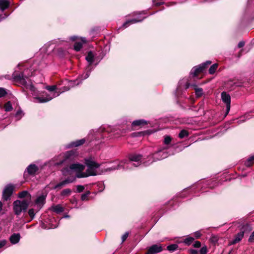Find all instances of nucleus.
Returning a JSON list of instances; mask_svg holds the SVG:
<instances>
[{"label":"nucleus","mask_w":254,"mask_h":254,"mask_svg":"<svg viewBox=\"0 0 254 254\" xmlns=\"http://www.w3.org/2000/svg\"><path fill=\"white\" fill-rule=\"evenodd\" d=\"M76 175V177L78 178H82L89 177V175H87L86 173L84 172H78Z\"/></svg>","instance_id":"nucleus-42"},{"label":"nucleus","mask_w":254,"mask_h":254,"mask_svg":"<svg viewBox=\"0 0 254 254\" xmlns=\"http://www.w3.org/2000/svg\"><path fill=\"white\" fill-rule=\"evenodd\" d=\"M12 77L14 81L18 82L23 85H26L27 82L25 78L27 77L24 76L23 73L18 71H15L12 75Z\"/></svg>","instance_id":"nucleus-3"},{"label":"nucleus","mask_w":254,"mask_h":254,"mask_svg":"<svg viewBox=\"0 0 254 254\" xmlns=\"http://www.w3.org/2000/svg\"><path fill=\"white\" fill-rule=\"evenodd\" d=\"M245 44V43L244 41H241L239 43V44L238 45V47L239 48H242L244 46Z\"/></svg>","instance_id":"nucleus-56"},{"label":"nucleus","mask_w":254,"mask_h":254,"mask_svg":"<svg viewBox=\"0 0 254 254\" xmlns=\"http://www.w3.org/2000/svg\"><path fill=\"white\" fill-rule=\"evenodd\" d=\"M210 240H211V242H212L214 244L216 243L218 241V239L217 237H216L215 236H212L210 238Z\"/></svg>","instance_id":"nucleus-48"},{"label":"nucleus","mask_w":254,"mask_h":254,"mask_svg":"<svg viewBox=\"0 0 254 254\" xmlns=\"http://www.w3.org/2000/svg\"><path fill=\"white\" fill-rule=\"evenodd\" d=\"M52 98L50 96H47V97H36L35 99L37 101L38 103H46L49 101H50Z\"/></svg>","instance_id":"nucleus-24"},{"label":"nucleus","mask_w":254,"mask_h":254,"mask_svg":"<svg viewBox=\"0 0 254 254\" xmlns=\"http://www.w3.org/2000/svg\"><path fill=\"white\" fill-rule=\"evenodd\" d=\"M65 185V184L63 181L58 183L56 186H55L53 189L54 190L57 189H61L63 186H64Z\"/></svg>","instance_id":"nucleus-43"},{"label":"nucleus","mask_w":254,"mask_h":254,"mask_svg":"<svg viewBox=\"0 0 254 254\" xmlns=\"http://www.w3.org/2000/svg\"><path fill=\"white\" fill-rule=\"evenodd\" d=\"M85 141L86 140L85 138H82L80 140H77L75 141L71 142L70 143V146L72 147H78L83 145L85 142Z\"/></svg>","instance_id":"nucleus-20"},{"label":"nucleus","mask_w":254,"mask_h":254,"mask_svg":"<svg viewBox=\"0 0 254 254\" xmlns=\"http://www.w3.org/2000/svg\"><path fill=\"white\" fill-rule=\"evenodd\" d=\"M141 21H142V20H137L136 19H132L131 20H127L126 22H125L123 25V27L124 28H127L130 24L135 23L138 22H141Z\"/></svg>","instance_id":"nucleus-25"},{"label":"nucleus","mask_w":254,"mask_h":254,"mask_svg":"<svg viewBox=\"0 0 254 254\" xmlns=\"http://www.w3.org/2000/svg\"><path fill=\"white\" fill-rule=\"evenodd\" d=\"M75 180V177H67L65 180L64 181L65 184H69L73 182Z\"/></svg>","instance_id":"nucleus-40"},{"label":"nucleus","mask_w":254,"mask_h":254,"mask_svg":"<svg viewBox=\"0 0 254 254\" xmlns=\"http://www.w3.org/2000/svg\"><path fill=\"white\" fill-rule=\"evenodd\" d=\"M179 246L176 244L170 245L167 247V250L170 252H173L178 249Z\"/></svg>","instance_id":"nucleus-29"},{"label":"nucleus","mask_w":254,"mask_h":254,"mask_svg":"<svg viewBox=\"0 0 254 254\" xmlns=\"http://www.w3.org/2000/svg\"><path fill=\"white\" fill-rule=\"evenodd\" d=\"M20 239V235L19 233H14L9 238V241L12 244L18 243Z\"/></svg>","instance_id":"nucleus-14"},{"label":"nucleus","mask_w":254,"mask_h":254,"mask_svg":"<svg viewBox=\"0 0 254 254\" xmlns=\"http://www.w3.org/2000/svg\"><path fill=\"white\" fill-rule=\"evenodd\" d=\"M167 152H163L162 156L160 157V158H157V159H162L165 158L166 157H167Z\"/></svg>","instance_id":"nucleus-57"},{"label":"nucleus","mask_w":254,"mask_h":254,"mask_svg":"<svg viewBox=\"0 0 254 254\" xmlns=\"http://www.w3.org/2000/svg\"><path fill=\"white\" fill-rule=\"evenodd\" d=\"M71 190L69 189H66L63 190L61 193L62 196H68L71 194Z\"/></svg>","instance_id":"nucleus-36"},{"label":"nucleus","mask_w":254,"mask_h":254,"mask_svg":"<svg viewBox=\"0 0 254 254\" xmlns=\"http://www.w3.org/2000/svg\"><path fill=\"white\" fill-rule=\"evenodd\" d=\"M81 42H75L74 44V50L76 52H79L83 47V44H85L87 42V40L85 37H81L80 38Z\"/></svg>","instance_id":"nucleus-9"},{"label":"nucleus","mask_w":254,"mask_h":254,"mask_svg":"<svg viewBox=\"0 0 254 254\" xmlns=\"http://www.w3.org/2000/svg\"><path fill=\"white\" fill-rule=\"evenodd\" d=\"M164 212V210L163 209V208H161L154 214V216L156 218L159 219L163 215Z\"/></svg>","instance_id":"nucleus-35"},{"label":"nucleus","mask_w":254,"mask_h":254,"mask_svg":"<svg viewBox=\"0 0 254 254\" xmlns=\"http://www.w3.org/2000/svg\"><path fill=\"white\" fill-rule=\"evenodd\" d=\"M142 157V156L140 154H130L128 155V159L129 161H134L137 162L138 165H135V164H133V165L135 167H137L139 164V162L140 161Z\"/></svg>","instance_id":"nucleus-10"},{"label":"nucleus","mask_w":254,"mask_h":254,"mask_svg":"<svg viewBox=\"0 0 254 254\" xmlns=\"http://www.w3.org/2000/svg\"><path fill=\"white\" fill-rule=\"evenodd\" d=\"M199 253L200 254H206L207 253V247L204 246L202 247L199 251Z\"/></svg>","instance_id":"nucleus-47"},{"label":"nucleus","mask_w":254,"mask_h":254,"mask_svg":"<svg viewBox=\"0 0 254 254\" xmlns=\"http://www.w3.org/2000/svg\"><path fill=\"white\" fill-rule=\"evenodd\" d=\"M71 83H74V84L78 85L79 84V82L76 80H74L73 81H71Z\"/></svg>","instance_id":"nucleus-63"},{"label":"nucleus","mask_w":254,"mask_h":254,"mask_svg":"<svg viewBox=\"0 0 254 254\" xmlns=\"http://www.w3.org/2000/svg\"><path fill=\"white\" fill-rule=\"evenodd\" d=\"M254 156H253L247 160V161L245 163V165L246 166H247L248 167H250L254 164Z\"/></svg>","instance_id":"nucleus-28"},{"label":"nucleus","mask_w":254,"mask_h":254,"mask_svg":"<svg viewBox=\"0 0 254 254\" xmlns=\"http://www.w3.org/2000/svg\"><path fill=\"white\" fill-rule=\"evenodd\" d=\"M192 87H193V89L195 91V94L196 98L201 97L203 94V89L201 88L197 87V85L195 84H192Z\"/></svg>","instance_id":"nucleus-18"},{"label":"nucleus","mask_w":254,"mask_h":254,"mask_svg":"<svg viewBox=\"0 0 254 254\" xmlns=\"http://www.w3.org/2000/svg\"><path fill=\"white\" fill-rule=\"evenodd\" d=\"M38 170L39 168L37 165L30 164L27 167L26 171L27 172L28 175L34 176Z\"/></svg>","instance_id":"nucleus-8"},{"label":"nucleus","mask_w":254,"mask_h":254,"mask_svg":"<svg viewBox=\"0 0 254 254\" xmlns=\"http://www.w3.org/2000/svg\"><path fill=\"white\" fill-rule=\"evenodd\" d=\"M46 88L49 91L52 92V91H55L57 89V86L56 85L47 86H46Z\"/></svg>","instance_id":"nucleus-46"},{"label":"nucleus","mask_w":254,"mask_h":254,"mask_svg":"<svg viewBox=\"0 0 254 254\" xmlns=\"http://www.w3.org/2000/svg\"><path fill=\"white\" fill-rule=\"evenodd\" d=\"M193 247L198 248L201 247V243L198 241H196L195 242V243L193 245Z\"/></svg>","instance_id":"nucleus-50"},{"label":"nucleus","mask_w":254,"mask_h":254,"mask_svg":"<svg viewBox=\"0 0 254 254\" xmlns=\"http://www.w3.org/2000/svg\"><path fill=\"white\" fill-rule=\"evenodd\" d=\"M91 194V192L89 190H87L85 193L82 194L81 196V199L82 201H87L89 199V195Z\"/></svg>","instance_id":"nucleus-32"},{"label":"nucleus","mask_w":254,"mask_h":254,"mask_svg":"<svg viewBox=\"0 0 254 254\" xmlns=\"http://www.w3.org/2000/svg\"><path fill=\"white\" fill-rule=\"evenodd\" d=\"M85 59L89 63L88 68L90 67L94 60V55L92 51L88 52Z\"/></svg>","instance_id":"nucleus-15"},{"label":"nucleus","mask_w":254,"mask_h":254,"mask_svg":"<svg viewBox=\"0 0 254 254\" xmlns=\"http://www.w3.org/2000/svg\"><path fill=\"white\" fill-rule=\"evenodd\" d=\"M21 113H22V111L20 109L16 112L15 116H18L21 114Z\"/></svg>","instance_id":"nucleus-60"},{"label":"nucleus","mask_w":254,"mask_h":254,"mask_svg":"<svg viewBox=\"0 0 254 254\" xmlns=\"http://www.w3.org/2000/svg\"><path fill=\"white\" fill-rule=\"evenodd\" d=\"M13 211L17 216L22 212H26L29 206V202L26 200H16L13 202Z\"/></svg>","instance_id":"nucleus-1"},{"label":"nucleus","mask_w":254,"mask_h":254,"mask_svg":"<svg viewBox=\"0 0 254 254\" xmlns=\"http://www.w3.org/2000/svg\"><path fill=\"white\" fill-rule=\"evenodd\" d=\"M163 248L160 244H154L148 247L145 254H157L163 251Z\"/></svg>","instance_id":"nucleus-6"},{"label":"nucleus","mask_w":254,"mask_h":254,"mask_svg":"<svg viewBox=\"0 0 254 254\" xmlns=\"http://www.w3.org/2000/svg\"><path fill=\"white\" fill-rule=\"evenodd\" d=\"M28 214L30 217V220H32L34 218L35 213L34 212V209L33 208L29 209L28 211Z\"/></svg>","instance_id":"nucleus-38"},{"label":"nucleus","mask_w":254,"mask_h":254,"mask_svg":"<svg viewBox=\"0 0 254 254\" xmlns=\"http://www.w3.org/2000/svg\"><path fill=\"white\" fill-rule=\"evenodd\" d=\"M189 254H198V252L194 249H190L188 250Z\"/></svg>","instance_id":"nucleus-51"},{"label":"nucleus","mask_w":254,"mask_h":254,"mask_svg":"<svg viewBox=\"0 0 254 254\" xmlns=\"http://www.w3.org/2000/svg\"><path fill=\"white\" fill-rule=\"evenodd\" d=\"M221 98L224 103L226 104V111L225 116L229 113L231 107V97L226 92L221 93Z\"/></svg>","instance_id":"nucleus-5"},{"label":"nucleus","mask_w":254,"mask_h":254,"mask_svg":"<svg viewBox=\"0 0 254 254\" xmlns=\"http://www.w3.org/2000/svg\"><path fill=\"white\" fill-rule=\"evenodd\" d=\"M6 244V240H2L0 241V249L4 247Z\"/></svg>","instance_id":"nucleus-55"},{"label":"nucleus","mask_w":254,"mask_h":254,"mask_svg":"<svg viewBox=\"0 0 254 254\" xmlns=\"http://www.w3.org/2000/svg\"><path fill=\"white\" fill-rule=\"evenodd\" d=\"M162 4H163V3L161 2L154 3V5L157 6H160V5H161Z\"/></svg>","instance_id":"nucleus-62"},{"label":"nucleus","mask_w":254,"mask_h":254,"mask_svg":"<svg viewBox=\"0 0 254 254\" xmlns=\"http://www.w3.org/2000/svg\"><path fill=\"white\" fill-rule=\"evenodd\" d=\"M70 169L77 172H81L84 170L85 166L79 163H73L70 165Z\"/></svg>","instance_id":"nucleus-12"},{"label":"nucleus","mask_w":254,"mask_h":254,"mask_svg":"<svg viewBox=\"0 0 254 254\" xmlns=\"http://www.w3.org/2000/svg\"><path fill=\"white\" fill-rule=\"evenodd\" d=\"M78 156V153L75 150H71L66 152L64 155V161H71Z\"/></svg>","instance_id":"nucleus-7"},{"label":"nucleus","mask_w":254,"mask_h":254,"mask_svg":"<svg viewBox=\"0 0 254 254\" xmlns=\"http://www.w3.org/2000/svg\"><path fill=\"white\" fill-rule=\"evenodd\" d=\"M5 111L6 112L11 111L12 110V106L10 101L7 102L4 105Z\"/></svg>","instance_id":"nucleus-34"},{"label":"nucleus","mask_w":254,"mask_h":254,"mask_svg":"<svg viewBox=\"0 0 254 254\" xmlns=\"http://www.w3.org/2000/svg\"><path fill=\"white\" fill-rule=\"evenodd\" d=\"M26 196L31 198V195L27 190H23L18 193V197L20 198H23Z\"/></svg>","instance_id":"nucleus-26"},{"label":"nucleus","mask_w":254,"mask_h":254,"mask_svg":"<svg viewBox=\"0 0 254 254\" xmlns=\"http://www.w3.org/2000/svg\"><path fill=\"white\" fill-rule=\"evenodd\" d=\"M128 235H129L128 233L126 232L123 235V236L122 237V242H124L126 240V239H127V238L128 236Z\"/></svg>","instance_id":"nucleus-52"},{"label":"nucleus","mask_w":254,"mask_h":254,"mask_svg":"<svg viewBox=\"0 0 254 254\" xmlns=\"http://www.w3.org/2000/svg\"><path fill=\"white\" fill-rule=\"evenodd\" d=\"M218 64L216 63L212 65L209 69V73L210 74H213L218 67Z\"/></svg>","instance_id":"nucleus-27"},{"label":"nucleus","mask_w":254,"mask_h":254,"mask_svg":"<svg viewBox=\"0 0 254 254\" xmlns=\"http://www.w3.org/2000/svg\"><path fill=\"white\" fill-rule=\"evenodd\" d=\"M85 163L88 168L91 169H94L98 168L100 167V164L91 160L90 159H85Z\"/></svg>","instance_id":"nucleus-11"},{"label":"nucleus","mask_w":254,"mask_h":254,"mask_svg":"<svg viewBox=\"0 0 254 254\" xmlns=\"http://www.w3.org/2000/svg\"><path fill=\"white\" fill-rule=\"evenodd\" d=\"M50 209L58 214L64 211V208L60 204L52 206Z\"/></svg>","instance_id":"nucleus-21"},{"label":"nucleus","mask_w":254,"mask_h":254,"mask_svg":"<svg viewBox=\"0 0 254 254\" xmlns=\"http://www.w3.org/2000/svg\"><path fill=\"white\" fill-rule=\"evenodd\" d=\"M121 168L124 169V166L121 164H117V166H112L111 167H109L106 169L107 171H114L116 170H119Z\"/></svg>","instance_id":"nucleus-30"},{"label":"nucleus","mask_w":254,"mask_h":254,"mask_svg":"<svg viewBox=\"0 0 254 254\" xmlns=\"http://www.w3.org/2000/svg\"><path fill=\"white\" fill-rule=\"evenodd\" d=\"M30 89L32 91H34V87L33 85H30Z\"/></svg>","instance_id":"nucleus-64"},{"label":"nucleus","mask_w":254,"mask_h":254,"mask_svg":"<svg viewBox=\"0 0 254 254\" xmlns=\"http://www.w3.org/2000/svg\"><path fill=\"white\" fill-rule=\"evenodd\" d=\"M14 187L11 185H7L4 189L2 192V198L4 200L7 201L13 193Z\"/></svg>","instance_id":"nucleus-4"},{"label":"nucleus","mask_w":254,"mask_h":254,"mask_svg":"<svg viewBox=\"0 0 254 254\" xmlns=\"http://www.w3.org/2000/svg\"><path fill=\"white\" fill-rule=\"evenodd\" d=\"M76 189H77L76 192L78 193H80V192L83 191V190L85 189V187L84 186L77 185L76 186Z\"/></svg>","instance_id":"nucleus-45"},{"label":"nucleus","mask_w":254,"mask_h":254,"mask_svg":"<svg viewBox=\"0 0 254 254\" xmlns=\"http://www.w3.org/2000/svg\"><path fill=\"white\" fill-rule=\"evenodd\" d=\"M7 94V93L5 89L0 87V98L5 96Z\"/></svg>","instance_id":"nucleus-44"},{"label":"nucleus","mask_w":254,"mask_h":254,"mask_svg":"<svg viewBox=\"0 0 254 254\" xmlns=\"http://www.w3.org/2000/svg\"><path fill=\"white\" fill-rule=\"evenodd\" d=\"M189 135L188 131L185 129H182L179 133L178 136L180 138H184L185 137L188 136Z\"/></svg>","instance_id":"nucleus-31"},{"label":"nucleus","mask_w":254,"mask_h":254,"mask_svg":"<svg viewBox=\"0 0 254 254\" xmlns=\"http://www.w3.org/2000/svg\"><path fill=\"white\" fill-rule=\"evenodd\" d=\"M79 39L78 37L76 36H72L70 38V40L72 41H75L76 40Z\"/></svg>","instance_id":"nucleus-58"},{"label":"nucleus","mask_w":254,"mask_h":254,"mask_svg":"<svg viewBox=\"0 0 254 254\" xmlns=\"http://www.w3.org/2000/svg\"><path fill=\"white\" fill-rule=\"evenodd\" d=\"M194 240V239L193 237H189L185 239L184 243L187 245L190 246Z\"/></svg>","instance_id":"nucleus-37"},{"label":"nucleus","mask_w":254,"mask_h":254,"mask_svg":"<svg viewBox=\"0 0 254 254\" xmlns=\"http://www.w3.org/2000/svg\"><path fill=\"white\" fill-rule=\"evenodd\" d=\"M172 141V138L169 135H166L164 136V143L166 145L170 144Z\"/></svg>","instance_id":"nucleus-39"},{"label":"nucleus","mask_w":254,"mask_h":254,"mask_svg":"<svg viewBox=\"0 0 254 254\" xmlns=\"http://www.w3.org/2000/svg\"><path fill=\"white\" fill-rule=\"evenodd\" d=\"M71 169H70V165L69 167H66L64 168H63L62 169V172L64 176H67L68 175L70 174V171Z\"/></svg>","instance_id":"nucleus-33"},{"label":"nucleus","mask_w":254,"mask_h":254,"mask_svg":"<svg viewBox=\"0 0 254 254\" xmlns=\"http://www.w3.org/2000/svg\"><path fill=\"white\" fill-rule=\"evenodd\" d=\"M151 133V131H150L149 130L135 132H133L132 133V136H133V137L144 136L145 135L150 134Z\"/></svg>","instance_id":"nucleus-17"},{"label":"nucleus","mask_w":254,"mask_h":254,"mask_svg":"<svg viewBox=\"0 0 254 254\" xmlns=\"http://www.w3.org/2000/svg\"><path fill=\"white\" fill-rule=\"evenodd\" d=\"M201 236V233L198 232V231H197V232H195L194 233V236L196 238V239H198L200 237V236Z\"/></svg>","instance_id":"nucleus-54"},{"label":"nucleus","mask_w":254,"mask_h":254,"mask_svg":"<svg viewBox=\"0 0 254 254\" xmlns=\"http://www.w3.org/2000/svg\"><path fill=\"white\" fill-rule=\"evenodd\" d=\"M86 173H87V175H89V176H96L97 175V174L95 171H94L93 169H91L89 168H88L86 170Z\"/></svg>","instance_id":"nucleus-41"},{"label":"nucleus","mask_w":254,"mask_h":254,"mask_svg":"<svg viewBox=\"0 0 254 254\" xmlns=\"http://www.w3.org/2000/svg\"><path fill=\"white\" fill-rule=\"evenodd\" d=\"M147 125V122L143 119L135 120L132 122L131 125L132 127H137V126H144V125Z\"/></svg>","instance_id":"nucleus-19"},{"label":"nucleus","mask_w":254,"mask_h":254,"mask_svg":"<svg viewBox=\"0 0 254 254\" xmlns=\"http://www.w3.org/2000/svg\"><path fill=\"white\" fill-rule=\"evenodd\" d=\"M162 152V150L160 149V150H158L157 151H156V152H155L154 153V156L155 157L156 156H159L160 155V153Z\"/></svg>","instance_id":"nucleus-59"},{"label":"nucleus","mask_w":254,"mask_h":254,"mask_svg":"<svg viewBox=\"0 0 254 254\" xmlns=\"http://www.w3.org/2000/svg\"><path fill=\"white\" fill-rule=\"evenodd\" d=\"M244 235L240 232L235 236V238L233 240L230 242V245H235L239 243L244 237Z\"/></svg>","instance_id":"nucleus-16"},{"label":"nucleus","mask_w":254,"mask_h":254,"mask_svg":"<svg viewBox=\"0 0 254 254\" xmlns=\"http://www.w3.org/2000/svg\"><path fill=\"white\" fill-rule=\"evenodd\" d=\"M211 63L212 62L211 61H207L206 62L193 67L190 72V77L197 78L199 74L203 73Z\"/></svg>","instance_id":"nucleus-2"},{"label":"nucleus","mask_w":254,"mask_h":254,"mask_svg":"<svg viewBox=\"0 0 254 254\" xmlns=\"http://www.w3.org/2000/svg\"><path fill=\"white\" fill-rule=\"evenodd\" d=\"M252 227L251 225L249 223H246L243 224L240 228V232L244 235L245 234H248L252 230Z\"/></svg>","instance_id":"nucleus-13"},{"label":"nucleus","mask_w":254,"mask_h":254,"mask_svg":"<svg viewBox=\"0 0 254 254\" xmlns=\"http://www.w3.org/2000/svg\"><path fill=\"white\" fill-rule=\"evenodd\" d=\"M46 196L47 194H42L38 196L35 200V203H36L37 204H44L46 201Z\"/></svg>","instance_id":"nucleus-23"},{"label":"nucleus","mask_w":254,"mask_h":254,"mask_svg":"<svg viewBox=\"0 0 254 254\" xmlns=\"http://www.w3.org/2000/svg\"><path fill=\"white\" fill-rule=\"evenodd\" d=\"M191 85H192V84L190 85V83L189 82V81H188L186 84V89L189 88L190 86H192Z\"/></svg>","instance_id":"nucleus-61"},{"label":"nucleus","mask_w":254,"mask_h":254,"mask_svg":"<svg viewBox=\"0 0 254 254\" xmlns=\"http://www.w3.org/2000/svg\"><path fill=\"white\" fill-rule=\"evenodd\" d=\"M9 6V2L8 0H0V9L4 11Z\"/></svg>","instance_id":"nucleus-22"},{"label":"nucleus","mask_w":254,"mask_h":254,"mask_svg":"<svg viewBox=\"0 0 254 254\" xmlns=\"http://www.w3.org/2000/svg\"><path fill=\"white\" fill-rule=\"evenodd\" d=\"M254 241V231L252 233L249 239V242H253Z\"/></svg>","instance_id":"nucleus-53"},{"label":"nucleus","mask_w":254,"mask_h":254,"mask_svg":"<svg viewBox=\"0 0 254 254\" xmlns=\"http://www.w3.org/2000/svg\"><path fill=\"white\" fill-rule=\"evenodd\" d=\"M89 68H90V69L85 74H84L83 75L84 79H86V78H88L89 76L90 73V71L91 70V67H89Z\"/></svg>","instance_id":"nucleus-49"}]
</instances>
